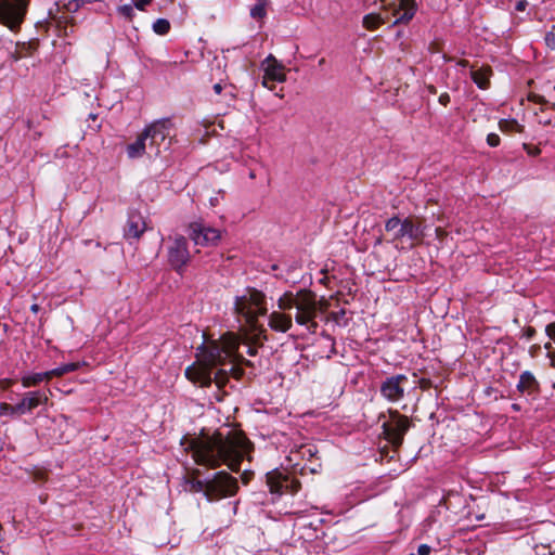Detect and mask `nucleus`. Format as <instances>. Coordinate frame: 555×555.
Wrapping results in <instances>:
<instances>
[{"label": "nucleus", "instance_id": "54", "mask_svg": "<svg viewBox=\"0 0 555 555\" xmlns=\"http://www.w3.org/2000/svg\"><path fill=\"white\" fill-rule=\"evenodd\" d=\"M410 555H415V554L411 553Z\"/></svg>", "mask_w": 555, "mask_h": 555}, {"label": "nucleus", "instance_id": "1", "mask_svg": "<svg viewBox=\"0 0 555 555\" xmlns=\"http://www.w3.org/2000/svg\"><path fill=\"white\" fill-rule=\"evenodd\" d=\"M192 457L199 465L218 467L225 464L232 470H238L240 464L251 450V443L242 430L224 424L212 434L202 430L196 438L190 439Z\"/></svg>", "mask_w": 555, "mask_h": 555}, {"label": "nucleus", "instance_id": "16", "mask_svg": "<svg viewBox=\"0 0 555 555\" xmlns=\"http://www.w3.org/2000/svg\"><path fill=\"white\" fill-rule=\"evenodd\" d=\"M517 389L522 395L535 397L540 392V384L531 372L525 371L519 376Z\"/></svg>", "mask_w": 555, "mask_h": 555}, {"label": "nucleus", "instance_id": "7", "mask_svg": "<svg viewBox=\"0 0 555 555\" xmlns=\"http://www.w3.org/2000/svg\"><path fill=\"white\" fill-rule=\"evenodd\" d=\"M237 481L225 472H218L212 479L202 481L197 480L193 485L195 491H202L209 500H216L223 496H231L237 491Z\"/></svg>", "mask_w": 555, "mask_h": 555}, {"label": "nucleus", "instance_id": "23", "mask_svg": "<svg viewBox=\"0 0 555 555\" xmlns=\"http://www.w3.org/2000/svg\"><path fill=\"white\" fill-rule=\"evenodd\" d=\"M389 20L388 14L370 13L363 16L362 25L367 30H375Z\"/></svg>", "mask_w": 555, "mask_h": 555}, {"label": "nucleus", "instance_id": "4", "mask_svg": "<svg viewBox=\"0 0 555 555\" xmlns=\"http://www.w3.org/2000/svg\"><path fill=\"white\" fill-rule=\"evenodd\" d=\"M317 295L307 288L299 289L296 293L285 292L278 299L280 310L295 309V322L298 325L306 326L311 333H315L318 323L315 319Z\"/></svg>", "mask_w": 555, "mask_h": 555}, {"label": "nucleus", "instance_id": "35", "mask_svg": "<svg viewBox=\"0 0 555 555\" xmlns=\"http://www.w3.org/2000/svg\"><path fill=\"white\" fill-rule=\"evenodd\" d=\"M546 334L555 341V323H551L546 326Z\"/></svg>", "mask_w": 555, "mask_h": 555}, {"label": "nucleus", "instance_id": "22", "mask_svg": "<svg viewBox=\"0 0 555 555\" xmlns=\"http://www.w3.org/2000/svg\"><path fill=\"white\" fill-rule=\"evenodd\" d=\"M492 70L489 66H483L479 69H473L470 73L473 81L480 88L487 89L489 86L490 76Z\"/></svg>", "mask_w": 555, "mask_h": 555}, {"label": "nucleus", "instance_id": "39", "mask_svg": "<svg viewBox=\"0 0 555 555\" xmlns=\"http://www.w3.org/2000/svg\"><path fill=\"white\" fill-rule=\"evenodd\" d=\"M527 4H528V2L526 0H520L516 4V10L524 11L526 9Z\"/></svg>", "mask_w": 555, "mask_h": 555}, {"label": "nucleus", "instance_id": "44", "mask_svg": "<svg viewBox=\"0 0 555 555\" xmlns=\"http://www.w3.org/2000/svg\"><path fill=\"white\" fill-rule=\"evenodd\" d=\"M39 309H40V307H39V305H37V304H34V305H31V307H30V310H31L34 313H37V312L39 311Z\"/></svg>", "mask_w": 555, "mask_h": 555}, {"label": "nucleus", "instance_id": "37", "mask_svg": "<svg viewBox=\"0 0 555 555\" xmlns=\"http://www.w3.org/2000/svg\"><path fill=\"white\" fill-rule=\"evenodd\" d=\"M435 232H436V237L439 241H443L444 237L448 235L447 231L443 230L442 228H437Z\"/></svg>", "mask_w": 555, "mask_h": 555}, {"label": "nucleus", "instance_id": "26", "mask_svg": "<svg viewBox=\"0 0 555 555\" xmlns=\"http://www.w3.org/2000/svg\"><path fill=\"white\" fill-rule=\"evenodd\" d=\"M267 0H256L255 5L250 9V15L254 18L261 20L267 14Z\"/></svg>", "mask_w": 555, "mask_h": 555}, {"label": "nucleus", "instance_id": "48", "mask_svg": "<svg viewBox=\"0 0 555 555\" xmlns=\"http://www.w3.org/2000/svg\"><path fill=\"white\" fill-rule=\"evenodd\" d=\"M248 353H249L250 356H255V353H256V349H255V348H249Z\"/></svg>", "mask_w": 555, "mask_h": 555}, {"label": "nucleus", "instance_id": "30", "mask_svg": "<svg viewBox=\"0 0 555 555\" xmlns=\"http://www.w3.org/2000/svg\"><path fill=\"white\" fill-rule=\"evenodd\" d=\"M118 12L128 20H131L133 16V9L130 4L119 7Z\"/></svg>", "mask_w": 555, "mask_h": 555}, {"label": "nucleus", "instance_id": "20", "mask_svg": "<svg viewBox=\"0 0 555 555\" xmlns=\"http://www.w3.org/2000/svg\"><path fill=\"white\" fill-rule=\"evenodd\" d=\"M267 483L271 492L282 493L288 488L289 480L279 472H271L267 474Z\"/></svg>", "mask_w": 555, "mask_h": 555}, {"label": "nucleus", "instance_id": "25", "mask_svg": "<svg viewBox=\"0 0 555 555\" xmlns=\"http://www.w3.org/2000/svg\"><path fill=\"white\" fill-rule=\"evenodd\" d=\"M499 128L502 132L507 134L520 133L524 131V126L515 119H501Z\"/></svg>", "mask_w": 555, "mask_h": 555}, {"label": "nucleus", "instance_id": "15", "mask_svg": "<svg viewBox=\"0 0 555 555\" xmlns=\"http://www.w3.org/2000/svg\"><path fill=\"white\" fill-rule=\"evenodd\" d=\"M408 382L406 376L397 375L387 378L380 388L383 396L390 401H398L403 397V385Z\"/></svg>", "mask_w": 555, "mask_h": 555}, {"label": "nucleus", "instance_id": "50", "mask_svg": "<svg viewBox=\"0 0 555 555\" xmlns=\"http://www.w3.org/2000/svg\"><path fill=\"white\" fill-rule=\"evenodd\" d=\"M534 330L533 328H528V336H531L533 334Z\"/></svg>", "mask_w": 555, "mask_h": 555}, {"label": "nucleus", "instance_id": "28", "mask_svg": "<svg viewBox=\"0 0 555 555\" xmlns=\"http://www.w3.org/2000/svg\"><path fill=\"white\" fill-rule=\"evenodd\" d=\"M43 379H46L44 373H36V374H33L29 376H25L23 378V385L25 387L35 386V385L39 384L40 382H42Z\"/></svg>", "mask_w": 555, "mask_h": 555}, {"label": "nucleus", "instance_id": "32", "mask_svg": "<svg viewBox=\"0 0 555 555\" xmlns=\"http://www.w3.org/2000/svg\"><path fill=\"white\" fill-rule=\"evenodd\" d=\"M64 9L67 12H75L79 9V3L77 0L69 1L68 3L64 4Z\"/></svg>", "mask_w": 555, "mask_h": 555}, {"label": "nucleus", "instance_id": "3", "mask_svg": "<svg viewBox=\"0 0 555 555\" xmlns=\"http://www.w3.org/2000/svg\"><path fill=\"white\" fill-rule=\"evenodd\" d=\"M172 124L170 119L165 118L156 120L147 126L137 140L127 145V155L129 158H140L146 156L150 159L160 155L162 149L169 146V139Z\"/></svg>", "mask_w": 555, "mask_h": 555}, {"label": "nucleus", "instance_id": "52", "mask_svg": "<svg viewBox=\"0 0 555 555\" xmlns=\"http://www.w3.org/2000/svg\"><path fill=\"white\" fill-rule=\"evenodd\" d=\"M324 63H325V60H324V59H321V60L319 61V64H320V65H323Z\"/></svg>", "mask_w": 555, "mask_h": 555}, {"label": "nucleus", "instance_id": "17", "mask_svg": "<svg viewBox=\"0 0 555 555\" xmlns=\"http://www.w3.org/2000/svg\"><path fill=\"white\" fill-rule=\"evenodd\" d=\"M287 310H278L273 311L269 315V326L275 331L285 333L289 331L293 326V318L291 314L286 313Z\"/></svg>", "mask_w": 555, "mask_h": 555}, {"label": "nucleus", "instance_id": "9", "mask_svg": "<svg viewBox=\"0 0 555 555\" xmlns=\"http://www.w3.org/2000/svg\"><path fill=\"white\" fill-rule=\"evenodd\" d=\"M29 0H0V23L16 30L24 21Z\"/></svg>", "mask_w": 555, "mask_h": 555}, {"label": "nucleus", "instance_id": "10", "mask_svg": "<svg viewBox=\"0 0 555 555\" xmlns=\"http://www.w3.org/2000/svg\"><path fill=\"white\" fill-rule=\"evenodd\" d=\"M383 10L388 16L393 17L392 26L398 24H406L409 23L416 12V1L415 0H398V2L392 1L383 5Z\"/></svg>", "mask_w": 555, "mask_h": 555}, {"label": "nucleus", "instance_id": "46", "mask_svg": "<svg viewBox=\"0 0 555 555\" xmlns=\"http://www.w3.org/2000/svg\"><path fill=\"white\" fill-rule=\"evenodd\" d=\"M530 99L533 101H538V102L542 101L541 96H539V95H532V96H530Z\"/></svg>", "mask_w": 555, "mask_h": 555}, {"label": "nucleus", "instance_id": "41", "mask_svg": "<svg viewBox=\"0 0 555 555\" xmlns=\"http://www.w3.org/2000/svg\"><path fill=\"white\" fill-rule=\"evenodd\" d=\"M525 149H527L530 155H537L540 153V150L538 147L529 149L528 145L525 144Z\"/></svg>", "mask_w": 555, "mask_h": 555}, {"label": "nucleus", "instance_id": "40", "mask_svg": "<svg viewBox=\"0 0 555 555\" xmlns=\"http://www.w3.org/2000/svg\"><path fill=\"white\" fill-rule=\"evenodd\" d=\"M52 18L59 24H61L62 22H65L67 23V16H64V15H61V16H52Z\"/></svg>", "mask_w": 555, "mask_h": 555}, {"label": "nucleus", "instance_id": "6", "mask_svg": "<svg viewBox=\"0 0 555 555\" xmlns=\"http://www.w3.org/2000/svg\"><path fill=\"white\" fill-rule=\"evenodd\" d=\"M234 310L245 319L251 331H256L258 317L267 313L266 295L256 288H247L242 296L236 297Z\"/></svg>", "mask_w": 555, "mask_h": 555}, {"label": "nucleus", "instance_id": "45", "mask_svg": "<svg viewBox=\"0 0 555 555\" xmlns=\"http://www.w3.org/2000/svg\"><path fill=\"white\" fill-rule=\"evenodd\" d=\"M457 64H459L460 66L466 67V66H468V61H466V60H460V61L457 62Z\"/></svg>", "mask_w": 555, "mask_h": 555}, {"label": "nucleus", "instance_id": "24", "mask_svg": "<svg viewBox=\"0 0 555 555\" xmlns=\"http://www.w3.org/2000/svg\"><path fill=\"white\" fill-rule=\"evenodd\" d=\"M80 367V363L79 362H72V363H67V364H63L54 370H51V371H48V372H44V375H46V379L49 380L53 377H60V376H63L65 374H68L70 372H74L76 370H78Z\"/></svg>", "mask_w": 555, "mask_h": 555}, {"label": "nucleus", "instance_id": "43", "mask_svg": "<svg viewBox=\"0 0 555 555\" xmlns=\"http://www.w3.org/2000/svg\"><path fill=\"white\" fill-rule=\"evenodd\" d=\"M427 90H428L431 94H436V93H437V89H436L433 85L427 86Z\"/></svg>", "mask_w": 555, "mask_h": 555}, {"label": "nucleus", "instance_id": "5", "mask_svg": "<svg viewBox=\"0 0 555 555\" xmlns=\"http://www.w3.org/2000/svg\"><path fill=\"white\" fill-rule=\"evenodd\" d=\"M386 232L391 234V242L397 248H413L421 244L425 236V227L420 217L400 219L395 216L385 223Z\"/></svg>", "mask_w": 555, "mask_h": 555}, {"label": "nucleus", "instance_id": "49", "mask_svg": "<svg viewBox=\"0 0 555 555\" xmlns=\"http://www.w3.org/2000/svg\"><path fill=\"white\" fill-rule=\"evenodd\" d=\"M443 59H444V61H447V62L452 61V57H450V56H448V55H446V54L443 55Z\"/></svg>", "mask_w": 555, "mask_h": 555}, {"label": "nucleus", "instance_id": "21", "mask_svg": "<svg viewBox=\"0 0 555 555\" xmlns=\"http://www.w3.org/2000/svg\"><path fill=\"white\" fill-rule=\"evenodd\" d=\"M38 44L36 42H17L15 50L11 53V59L15 62L29 57L37 50Z\"/></svg>", "mask_w": 555, "mask_h": 555}, {"label": "nucleus", "instance_id": "31", "mask_svg": "<svg viewBox=\"0 0 555 555\" xmlns=\"http://www.w3.org/2000/svg\"><path fill=\"white\" fill-rule=\"evenodd\" d=\"M487 143L490 146H498L500 144V137L496 133H489L487 137Z\"/></svg>", "mask_w": 555, "mask_h": 555}, {"label": "nucleus", "instance_id": "14", "mask_svg": "<svg viewBox=\"0 0 555 555\" xmlns=\"http://www.w3.org/2000/svg\"><path fill=\"white\" fill-rule=\"evenodd\" d=\"M409 427V418H388L383 424V434L393 446H400Z\"/></svg>", "mask_w": 555, "mask_h": 555}, {"label": "nucleus", "instance_id": "2", "mask_svg": "<svg viewBox=\"0 0 555 555\" xmlns=\"http://www.w3.org/2000/svg\"><path fill=\"white\" fill-rule=\"evenodd\" d=\"M238 340L234 334L228 333L220 340H212L201 349L198 363L185 370V376L194 384L202 387L209 386L212 378L210 369L221 365L214 377L216 385L221 388L228 380L229 375L238 379L243 370L236 365Z\"/></svg>", "mask_w": 555, "mask_h": 555}, {"label": "nucleus", "instance_id": "27", "mask_svg": "<svg viewBox=\"0 0 555 555\" xmlns=\"http://www.w3.org/2000/svg\"><path fill=\"white\" fill-rule=\"evenodd\" d=\"M169 29H170V23H169V21H167L165 18H158L153 24V30L157 35H166L169 31Z\"/></svg>", "mask_w": 555, "mask_h": 555}, {"label": "nucleus", "instance_id": "36", "mask_svg": "<svg viewBox=\"0 0 555 555\" xmlns=\"http://www.w3.org/2000/svg\"><path fill=\"white\" fill-rule=\"evenodd\" d=\"M44 479H46V472L38 469L34 473L35 481H42Z\"/></svg>", "mask_w": 555, "mask_h": 555}, {"label": "nucleus", "instance_id": "38", "mask_svg": "<svg viewBox=\"0 0 555 555\" xmlns=\"http://www.w3.org/2000/svg\"><path fill=\"white\" fill-rule=\"evenodd\" d=\"M450 102V96L448 93H442L440 96H439V103L443 106H447L448 103Z\"/></svg>", "mask_w": 555, "mask_h": 555}, {"label": "nucleus", "instance_id": "47", "mask_svg": "<svg viewBox=\"0 0 555 555\" xmlns=\"http://www.w3.org/2000/svg\"><path fill=\"white\" fill-rule=\"evenodd\" d=\"M421 385H422L423 388H427L428 387V382L427 380H422Z\"/></svg>", "mask_w": 555, "mask_h": 555}, {"label": "nucleus", "instance_id": "51", "mask_svg": "<svg viewBox=\"0 0 555 555\" xmlns=\"http://www.w3.org/2000/svg\"><path fill=\"white\" fill-rule=\"evenodd\" d=\"M249 177H250L251 179H255V177H256L255 172H254V171H250Z\"/></svg>", "mask_w": 555, "mask_h": 555}, {"label": "nucleus", "instance_id": "13", "mask_svg": "<svg viewBox=\"0 0 555 555\" xmlns=\"http://www.w3.org/2000/svg\"><path fill=\"white\" fill-rule=\"evenodd\" d=\"M168 259L170 264L177 270H180L188 263L190 253L188 250V242L184 236H175L172 244L168 249Z\"/></svg>", "mask_w": 555, "mask_h": 555}, {"label": "nucleus", "instance_id": "11", "mask_svg": "<svg viewBox=\"0 0 555 555\" xmlns=\"http://www.w3.org/2000/svg\"><path fill=\"white\" fill-rule=\"evenodd\" d=\"M221 231L201 222H193L189 227V236L198 246H215L221 240Z\"/></svg>", "mask_w": 555, "mask_h": 555}, {"label": "nucleus", "instance_id": "12", "mask_svg": "<svg viewBox=\"0 0 555 555\" xmlns=\"http://www.w3.org/2000/svg\"><path fill=\"white\" fill-rule=\"evenodd\" d=\"M263 70V77L261 85L269 90L274 89V85L271 81L284 82L286 81V69L285 66L276 60L272 54L268 55L261 63Z\"/></svg>", "mask_w": 555, "mask_h": 555}, {"label": "nucleus", "instance_id": "42", "mask_svg": "<svg viewBox=\"0 0 555 555\" xmlns=\"http://www.w3.org/2000/svg\"><path fill=\"white\" fill-rule=\"evenodd\" d=\"M344 314H345V311H344V310H341L339 313H336V312L331 313V318H333L334 320H336V321H337V320H338V317H339V315H344Z\"/></svg>", "mask_w": 555, "mask_h": 555}, {"label": "nucleus", "instance_id": "8", "mask_svg": "<svg viewBox=\"0 0 555 555\" xmlns=\"http://www.w3.org/2000/svg\"><path fill=\"white\" fill-rule=\"evenodd\" d=\"M227 64L223 60L215 59L211 64L210 81L215 94L221 95L223 92V103L230 106L235 100V86L229 82L228 75L225 73Z\"/></svg>", "mask_w": 555, "mask_h": 555}, {"label": "nucleus", "instance_id": "33", "mask_svg": "<svg viewBox=\"0 0 555 555\" xmlns=\"http://www.w3.org/2000/svg\"><path fill=\"white\" fill-rule=\"evenodd\" d=\"M132 1H133L134 7L141 11H143L145 9V7L152 2V0H132Z\"/></svg>", "mask_w": 555, "mask_h": 555}, {"label": "nucleus", "instance_id": "53", "mask_svg": "<svg viewBox=\"0 0 555 555\" xmlns=\"http://www.w3.org/2000/svg\"><path fill=\"white\" fill-rule=\"evenodd\" d=\"M545 348L550 349L551 348V344L550 343L545 344Z\"/></svg>", "mask_w": 555, "mask_h": 555}, {"label": "nucleus", "instance_id": "34", "mask_svg": "<svg viewBox=\"0 0 555 555\" xmlns=\"http://www.w3.org/2000/svg\"><path fill=\"white\" fill-rule=\"evenodd\" d=\"M431 552V547L427 544H421L417 548L418 555H429Z\"/></svg>", "mask_w": 555, "mask_h": 555}, {"label": "nucleus", "instance_id": "29", "mask_svg": "<svg viewBox=\"0 0 555 555\" xmlns=\"http://www.w3.org/2000/svg\"><path fill=\"white\" fill-rule=\"evenodd\" d=\"M330 308V301L328 299L322 297L320 299L317 298V307H315V315L318 314V312H326L327 309Z\"/></svg>", "mask_w": 555, "mask_h": 555}, {"label": "nucleus", "instance_id": "18", "mask_svg": "<svg viewBox=\"0 0 555 555\" xmlns=\"http://www.w3.org/2000/svg\"><path fill=\"white\" fill-rule=\"evenodd\" d=\"M146 230V222L140 214H131L129 216L125 234L127 237L139 238Z\"/></svg>", "mask_w": 555, "mask_h": 555}, {"label": "nucleus", "instance_id": "19", "mask_svg": "<svg viewBox=\"0 0 555 555\" xmlns=\"http://www.w3.org/2000/svg\"><path fill=\"white\" fill-rule=\"evenodd\" d=\"M48 398L39 392H29L17 405V412L21 414L31 413L33 410L47 402Z\"/></svg>", "mask_w": 555, "mask_h": 555}]
</instances>
